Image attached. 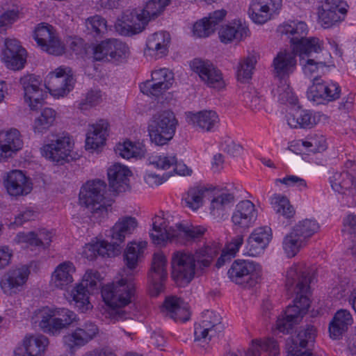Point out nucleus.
<instances>
[{
  "instance_id": "nucleus-1",
  "label": "nucleus",
  "mask_w": 356,
  "mask_h": 356,
  "mask_svg": "<svg viewBox=\"0 0 356 356\" xmlns=\"http://www.w3.org/2000/svg\"><path fill=\"white\" fill-rule=\"evenodd\" d=\"M217 244L207 245L192 254L177 251L172 258V276L180 284H188L194 277L196 270L209 266L213 258L219 253Z\"/></svg>"
},
{
  "instance_id": "nucleus-2",
  "label": "nucleus",
  "mask_w": 356,
  "mask_h": 356,
  "mask_svg": "<svg viewBox=\"0 0 356 356\" xmlns=\"http://www.w3.org/2000/svg\"><path fill=\"white\" fill-rule=\"evenodd\" d=\"M134 293V283L125 278L102 287V296L106 305L103 314L110 323H115L131 318V314L122 307L131 302Z\"/></svg>"
},
{
  "instance_id": "nucleus-3",
  "label": "nucleus",
  "mask_w": 356,
  "mask_h": 356,
  "mask_svg": "<svg viewBox=\"0 0 356 356\" xmlns=\"http://www.w3.org/2000/svg\"><path fill=\"white\" fill-rule=\"evenodd\" d=\"M170 3V0H149L143 8L124 10L115 24L116 31L124 36L142 32L148 22L159 16Z\"/></svg>"
},
{
  "instance_id": "nucleus-4",
  "label": "nucleus",
  "mask_w": 356,
  "mask_h": 356,
  "mask_svg": "<svg viewBox=\"0 0 356 356\" xmlns=\"http://www.w3.org/2000/svg\"><path fill=\"white\" fill-rule=\"evenodd\" d=\"M106 188L105 181L97 179L88 181L79 193L80 202L90 211L91 218L98 222L107 218L112 209L113 201L104 197Z\"/></svg>"
},
{
  "instance_id": "nucleus-5",
  "label": "nucleus",
  "mask_w": 356,
  "mask_h": 356,
  "mask_svg": "<svg viewBox=\"0 0 356 356\" xmlns=\"http://www.w3.org/2000/svg\"><path fill=\"white\" fill-rule=\"evenodd\" d=\"M152 226L150 237L156 245H161L168 240L181 245H188L202 237L205 232L203 227L193 225L177 224L175 229H168L164 219L159 216L153 219Z\"/></svg>"
},
{
  "instance_id": "nucleus-6",
  "label": "nucleus",
  "mask_w": 356,
  "mask_h": 356,
  "mask_svg": "<svg viewBox=\"0 0 356 356\" xmlns=\"http://www.w3.org/2000/svg\"><path fill=\"white\" fill-rule=\"evenodd\" d=\"M138 225L135 218L125 216L120 218L110 230L111 241H102L91 245L92 250L102 257H115L120 252V243L131 234Z\"/></svg>"
},
{
  "instance_id": "nucleus-7",
  "label": "nucleus",
  "mask_w": 356,
  "mask_h": 356,
  "mask_svg": "<svg viewBox=\"0 0 356 356\" xmlns=\"http://www.w3.org/2000/svg\"><path fill=\"white\" fill-rule=\"evenodd\" d=\"M310 283L309 273L304 264H293L287 270L286 276V290L296 294L293 303L298 306L303 314L307 313L310 306L311 302L307 296L310 289Z\"/></svg>"
},
{
  "instance_id": "nucleus-8",
  "label": "nucleus",
  "mask_w": 356,
  "mask_h": 356,
  "mask_svg": "<svg viewBox=\"0 0 356 356\" xmlns=\"http://www.w3.org/2000/svg\"><path fill=\"white\" fill-rule=\"evenodd\" d=\"M177 120L170 111H164L154 115L148 130L151 141L156 145L167 144L174 136Z\"/></svg>"
},
{
  "instance_id": "nucleus-9",
  "label": "nucleus",
  "mask_w": 356,
  "mask_h": 356,
  "mask_svg": "<svg viewBox=\"0 0 356 356\" xmlns=\"http://www.w3.org/2000/svg\"><path fill=\"white\" fill-rule=\"evenodd\" d=\"M129 54V47L122 41L110 38L96 44L93 48L94 59L111 62L116 65L124 62Z\"/></svg>"
},
{
  "instance_id": "nucleus-10",
  "label": "nucleus",
  "mask_w": 356,
  "mask_h": 356,
  "mask_svg": "<svg viewBox=\"0 0 356 356\" xmlns=\"http://www.w3.org/2000/svg\"><path fill=\"white\" fill-rule=\"evenodd\" d=\"M341 92V86L338 83L316 78L307 90V97L310 102L317 105L326 104L338 99Z\"/></svg>"
},
{
  "instance_id": "nucleus-11",
  "label": "nucleus",
  "mask_w": 356,
  "mask_h": 356,
  "mask_svg": "<svg viewBox=\"0 0 356 356\" xmlns=\"http://www.w3.org/2000/svg\"><path fill=\"white\" fill-rule=\"evenodd\" d=\"M332 188L339 193L356 195V163L348 161L341 172H336L330 177Z\"/></svg>"
},
{
  "instance_id": "nucleus-12",
  "label": "nucleus",
  "mask_w": 356,
  "mask_h": 356,
  "mask_svg": "<svg viewBox=\"0 0 356 356\" xmlns=\"http://www.w3.org/2000/svg\"><path fill=\"white\" fill-rule=\"evenodd\" d=\"M221 320V316L216 312L212 310L204 312L200 321L195 325V341L207 343L218 333L223 330L224 327Z\"/></svg>"
},
{
  "instance_id": "nucleus-13",
  "label": "nucleus",
  "mask_w": 356,
  "mask_h": 356,
  "mask_svg": "<svg viewBox=\"0 0 356 356\" xmlns=\"http://www.w3.org/2000/svg\"><path fill=\"white\" fill-rule=\"evenodd\" d=\"M190 66L208 87L218 89L224 87L225 82L220 70L211 61L195 58L191 62Z\"/></svg>"
},
{
  "instance_id": "nucleus-14",
  "label": "nucleus",
  "mask_w": 356,
  "mask_h": 356,
  "mask_svg": "<svg viewBox=\"0 0 356 356\" xmlns=\"http://www.w3.org/2000/svg\"><path fill=\"white\" fill-rule=\"evenodd\" d=\"M167 276L166 257L163 253H154L152 267L148 274L150 282L149 292L152 296H157L164 291V284Z\"/></svg>"
},
{
  "instance_id": "nucleus-15",
  "label": "nucleus",
  "mask_w": 356,
  "mask_h": 356,
  "mask_svg": "<svg viewBox=\"0 0 356 356\" xmlns=\"http://www.w3.org/2000/svg\"><path fill=\"white\" fill-rule=\"evenodd\" d=\"M59 315V309L44 307L35 312V323H38V326L44 332L57 335L66 325V318L63 319Z\"/></svg>"
},
{
  "instance_id": "nucleus-16",
  "label": "nucleus",
  "mask_w": 356,
  "mask_h": 356,
  "mask_svg": "<svg viewBox=\"0 0 356 356\" xmlns=\"http://www.w3.org/2000/svg\"><path fill=\"white\" fill-rule=\"evenodd\" d=\"M20 84L24 92V100L33 111L41 107L45 93L42 88V80L39 76L27 74L20 79Z\"/></svg>"
},
{
  "instance_id": "nucleus-17",
  "label": "nucleus",
  "mask_w": 356,
  "mask_h": 356,
  "mask_svg": "<svg viewBox=\"0 0 356 356\" xmlns=\"http://www.w3.org/2000/svg\"><path fill=\"white\" fill-rule=\"evenodd\" d=\"M260 266L248 260H236L227 272L229 278L237 284H253V280L257 277Z\"/></svg>"
},
{
  "instance_id": "nucleus-18",
  "label": "nucleus",
  "mask_w": 356,
  "mask_h": 356,
  "mask_svg": "<svg viewBox=\"0 0 356 356\" xmlns=\"http://www.w3.org/2000/svg\"><path fill=\"white\" fill-rule=\"evenodd\" d=\"M257 217V211L251 201L239 202L236 205L232 216L234 229L241 233L246 231L253 225Z\"/></svg>"
},
{
  "instance_id": "nucleus-19",
  "label": "nucleus",
  "mask_w": 356,
  "mask_h": 356,
  "mask_svg": "<svg viewBox=\"0 0 356 356\" xmlns=\"http://www.w3.org/2000/svg\"><path fill=\"white\" fill-rule=\"evenodd\" d=\"M34 38L38 46L49 54L59 56L64 53V47L56 36L51 25L42 24L37 27L34 32Z\"/></svg>"
},
{
  "instance_id": "nucleus-20",
  "label": "nucleus",
  "mask_w": 356,
  "mask_h": 356,
  "mask_svg": "<svg viewBox=\"0 0 356 356\" xmlns=\"http://www.w3.org/2000/svg\"><path fill=\"white\" fill-rule=\"evenodd\" d=\"M297 65L296 53L284 50L279 51L272 63L273 76L282 82L289 80Z\"/></svg>"
},
{
  "instance_id": "nucleus-21",
  "label": "nucleus",
  "mask_w": 356,
  "mask_h": 356,
  "mask_svg": "<svg viewBox=\"0 0 356 356\" xmlns=\"http://www.w3.org/2000/svg\"><path fill=\"white\" fill-rule=\"evenodd\" d=\"M282 0H252L248 15L256 24H264L281 8Z\"/></svg>"
},
{
  "instance_id": "nucleus-22",
  "label": "nucleus",
  "mask_w": 356,
  "mask_h": 356,
  "mask_svg": "<svg viewBox=\"0 0 356 356\" xmlns=\"http://www.w3.org/2000/svg\"><path fill=\"white\" fill-rule=\"evenodd\" d=\"M300 65L304 74L308 77H313V82L316 78H319V74L324 73L330 66L334 65L332 57L329 51H323V54L316 55L314 58H300Z\"/></svg>"
},
{
  "instance_id": "nucleus-23",
  "label": "nucleus",
  "mask_w": 356,
  "mask_h": 356,
  "mask_svg": "<svg viewBox=\"0 0 356 356\" xmlns=\"http://www.w3.org/2000/svg\"><path fill=\"white\" fill-rule=\"evenodd\" d=\"M31 270L28 266L22 265L10 269L3 276L0 286L5 293L16 292L27 281Z\"/></svg>"
},
{
  "instance_id": "nucleus-24",
  "label": "nucleus",
  "mask_w": 356,
  "mask_h": 356,
  "mask_svg": "<svg viewBox=\"0 0 356 356\" xmlns=\"http://www.w3.org/2000/svg\"><path fill=\"white\" fill-rule=\"evenodd\" d=\"M6 49L3 51L2 60L6 67L13 70H19L24 67L26 51L15 39H8L5 42Z\"/></svg>"
},
{
  "instance_id": "nucleus-25",
  "label": "nucleus",
  "mask_w": 356,
  "mask_h": 356,
  "mask_svg": "<svg viewBox=\"0 0 356 356\" xmlns=\"http://www.w3.org/2000/svg\"><path fill=\"white\" fill-rule=\"evenodd\" d=\"M161 312L175 321L186 322L190 318L188 305L180 298L169 296L161 308Z\"/></svg>"
},
{
  "instance_id": "nucleus-26",
  "label": "nucleus",
  "mask_w": 356,
  "mask_h": 356,
  "mask_svg": "<svg viewBox=\"0 0 356 356\" xmlns=\"http://www.w3.org/2000/svg\"><path fill=\"white\" fill-rule=\"evenodd\" d=\"M272 238V231L269 227L256 228L249 236L246 249L249 256L257 257L264 252Z\"/></svg>"
},
{
  "instance_id": "nucleus-27",
  "label": "nucleus",
  "mask_w": 356,
  "mask_h": 356,
  "mask_svg": "<svg viewBox=\"0 0 356 356\" xmlns=\"http://www.w3.org/2000/svg\"><path fill=\"white\" fill-rule=\"evenodd\" d=\"M44 86L55 98L65 97L67 88V67L60 66L50 72L44 79Z\"/></svg>"
},
{
  "instance_id": "nucleus-28",
  "label": "nucleus",
  "mask_w": 356,
  "mask_h": 356,
  "mask_svg": "<svg viewBox=\"0 0 356 356\" xmlns=\"http://www.w3.org/2000/svg\"><path fill=\"white\" fill-rule=\"evenodd\" d=\"M109 186L112 191L120 193L129 188V177L131 171L120 163H115L107 170Z\"/></svg>"
},
{
  "instance_id": "nucleus-29",
  "label": "nucleus",
  "mask_w": 356,
  "mask_h": 356,
  "mask_svg": "<svg viewBox=\"0 0 356 356\" xmlns=\"http://www.w3.org/2000/svg\"><path fill=\"white\" fill-rule=\"evenodd\" d=\"M5 187L12 196L26 195L32 190L31 183L21 170H13L7 175Z\"/></svg>"
},
{
  "instance_id": "nucleus-30",
  "label": "nucleus",
  "mask_w": 356,
  "mask_h": 356,
  "mask_svg": "<svg viewBox=\"0 0 356 356\" xmlns=\"http://www.w3.org/2000/svg\"><path fill=\"white\" fill-rule=\"evenodd\" d=\"M277 31L290 40V42L293 47L298 45L299 41L306 37L308 33V27L305 22L297 19L289 20L280 25Z\"/></svg>"
},
{
  "instance_id": "nucleus-31",
  "label": "nucleus",
  "mask_w": 356,
  "mask_h": 356,
  "mask_svg": "<svg viewBox=\"0 0 356 356\" xmlns=\"http://www.w3.org/2000/svg\"><path fill=\"white\" fill-rule=\"evenodd\" d=\"M170 72L166 68L155 70L152 73V79L147 80L140 85V91L149 97H159L163 92L168 90V81L162 83L160 81L162 77L165 76Z\"/></svg>"
},
{
  "instance_id": "nucleus-32",
  "label": "nucleus",
  "mask_w": 356,
  "mask_h": 356,
  "mask_svg": "<svg viewBox=\"0 0 356 356\" xmlns=\"http://www.w3.org/2000/svg\"><path fill=\"white\" fill-rule=\"evenodd\" d=\"M108 123L99 120L90 126L86 135V147L88 149H97L105 144L108 136Z\"/></svg>"
},
{
  "instance_id": "nucleus-33",
  "label": "nucleus",
  "mask_w": 356,
  "mask_h": 356,
  "mask_svg": "<svg viewBox=\"0 0 356 356\" xmlns=\"http://www.w3.org/2000/svg\"><path fill=\"white\" fill-rule=\"evenodd\" d=\"M48 345L49 339L44 335H29L24 339V354L20 353L21 349H17L15 356H43Z\"/></svg>"
},
{
  "instance_id": "nucleus-34",
  "label": "nucleus",
  "mask_w": 356,
  "mask_h": 356,
  "mask_svg": "<svg viewBox=\"0 0 356 356\" xmlns=\"http://www.w3.org/2000/svg\"><path fill=\"white\" fill-rule=\"evenodd\" d=\"M323 44V41L318 38L305 37L293 47V50L300 58H314L316 55L323 54V51H328L324 49Z\"/></svg>"
},
{
  "instance_id": "nucleus-35",
  "label": "nucleus",
  "mask_w": 356,
  "mask_h": 356,
  "mask_svg": "<svg viewBox=\"0 0 356 356\" xmlns=\"http://www.w3.org/2000/svg\"><path fill=\"white\" fill-rule=\"evenodd\" d=\"M234 203L233 193L222 191L211 200L209 213L216 219L222 220L227 216L228 211Z\"/></svg>"
},
{
  "instance_id": "nucleus-36",
  "label": "nucleus",
  "mask_w": 356,
  "mask_h": 356,
  "mask_svg": "<svg viewBox=\"0 0 356 356\" xmlns=\"http://www.w3.org/2000/svg\"><path fill=\"white\" fill-rule=\"evenodd\" d=\"M249 30L245 23L240 19L222 26L219 31V38L222 42L229 43L234 40H242L248 35Z\"/></svg>"
},
{
  "instance_id": "nucleus-37",
  "label": "nucleus",
  "mask_w": 356,
  "mask_h": 356,
  "mask_svg": "<svg viewBox=\"0 0 356 356\" xmlns=\"http://www.w3.org/2000/svg\"><path fill=\"white\" fill-rule=\"evenodd\" d=\"M99 333L97 325L92 322L84 323L82 327L76 328L70 336V343H68L70 349L74 346L78 348L86 345Z\"/></svg>"
},
{
  "instance_id": "nucleus-38",
  "label": "nucleus",
  "mask_w": 356,
  "mask_h": 356,
  "mask_svg": "<svg viewBox=\"0 0 356 356\" xmlns=\"http://www.w3.org/2000/svg\"><path fill=\"white\" fill-rule=\"evenodd\" d=\"M99 333L97 325L92 322L84 323L82 327L76 328L70 336V343H68L70 349L74 346L78 348L86 345Z\"/></svg>"
},
{
  "instance_id": "nucleus-39",
  "label": "nucleus",
  "mask_w": 356,
  "mask_h": 356,
  "mask_svg": "<svg viewBox=\"0 0 356 356\" xmlns=\"http://www.w3.org/2000/svg\"><path fill=\"white\" fill-rule=\"evenodd\" d=\"M353 323V318L350 312L346 309L337 311L329 325L330 337L338 339L345 333Z\"/></svg>"
},
{
  "instance_id": "nucleus-40",
  "label": "nucleus",
  "mask_w": 356,
  "mask_h": 356,
  "mask_svg": "<svg viewBox=\"0 0 356 356\" xmlns=\"http://www.w3.org/2000/svg\"><path fill=\"white\" fill-rule=\"evenodd\" d=\"M67 140L65 137L52 141L41 149L42 156L56 162L58 165H63L67 158Z\"/></svg>"
},
{
  "instance_id": "nucleus-41",
  "label": "nucleus",
  "mask_w": 356,
  "mask_h": 356,
  "mask_svg": "<svg viewBox=\"0 0 356 356\" xmlns=\"http://www.w3.org/2000/svg\"><path fill=\"white\" fill-rule=\"evenodd\" d=\"M319 115L309 110H296L287 118L288 124L292 128H312L319 121Z\"/></svg>"
},
{
  "instance_id": "nucleus-42",
  "label": "nucleus",
  "mask_w": 356,
  "mask_h": 356,
  "mask_svg": "<svg viewBox=\"0 0 356 356\" xmlns=\"http://www.w3.org/2000/svg\"><path fill=\"white\" fill-rule=\"evenodd\" d=\"M191 120L193 124L203 131H214L219 123V118L216 111L211 110H204L196 113H193L191 116Z\"/></svg>"
},
{
  "instance_id": "nucleus-43",
  "label": "nucleus",
  "mask_w": 356,
  "mask_h": 356,
  "mask_svg": "<svg viewBox=\"0 0 356 356\" xmlns=\"http://www.w3.org/2000/svg\"><path fill=\"white\" fill-rule=\"evenodd\" d=\"M170 35L166 31H160L151 35L147 40L148 51H153L156 56L162 57L168 52Z\"/></svg>"
},
{
  "instance_id": "nucleus-44",
  "label": "nucleus",
  "mask_w": 356,
  "mask_h": 356,
  "mask_svg": "<svg viewBox=\"0 0 356 356\" xmlns=\"http://www.w3.org/2000/svg\"><path fill=\"white\" fill-rule=\"evenodd\" d=\"M18 242L26 243L32 246L47 248L51 242L52 234L42 229L38 233L29 232L28 233L20 232L17 235Z\"/></svg>"
},
{
  "instance_id": "nucleus-45",
  "label": "nucleus",
  "mask_w": 356,
  "mask_h": 356,
  "mask_svg": "<svg viewBox=\"0 0 356 356\" xmlns=\"http://www.w3.org/2000/svg\"><path fill=\"white\" fill-rule=\"evenodd\" d=\"M316 337V329L314 325H307L300 329L296 338H289L286 341V348L289 346H298V349L309 348L314 345Z\"/></svg>"
},
{
  "instance_id": "nucleus-46",
  "label": "nucleus",
  "mask_w": 356,
  "mask_h": 356,
  "mask_svg": "<svg viewBox=\"0 0 356 356\" xmlns=\"http://www.w3.org/2000/svg\"><path fill=\"white\" fill-rule=\"evenodd\" d=\"M303 315L295 303L293 305L288 306L284 311V316L279 318L277 321V330L283 333H289L293 329V325L297 323Z\"/></svg>"
},
{
  "instance_id": "nucleus-47",
  "label": "nucleus",
  "mask_w": 356,
  "mask_h": 356,
  "mask_svg": "<svg viewBox=\"0 0 356 356\" xmlns=\"http://www.w3.org/2000/svg\"><path fill=\"white\" fill-rule=\"evenodd\" d=\"M146 241L131 242L128 244L124 252V261L127 268L134 270L143 256L147 248Z\"/></svg>"
},
{
  "instance_id": "nucleus-48",
  "label": "nucleus",
  "mask_w": 356,
  "mask_h": 356,
  "mask_svg": "<svg viewBox=\"0 0 356 356\" xmlns=\"http://www.w3.org/2000/svg\"><path fill=\"white\" fill-rule=\"evenodd\" d=\"M209 190L210 188L202 185L190 188L184 198L185 206L193 211L197 210L203 205L205 193Z\"/></svg>"
},
{
  "instance_id": "nucleus-49",
  "label": "nucleus",
  "mask_w": 356,
  "mask_h": 356,
  "mask_svg": "<svg viewBox=\"0 0 356 356\" xmlns=\"http://www.w3.org/2000/svg\"><path fill=\"white\" fill-rule=\"evenodd\" d=\"M260 349L273 356H276L280 353L278 343L273 338L268 337L262 341H252V346L248 349L247 355L259 356Z\"/></svg>"
},
{
  "instance_id": "nucleus-50",
  "label": "nucleus",
  "mask_w": 356,
  "mask_h": 356,
  "mask_svg": "<svg viewBox=\"0 0 356 356\" xmlns=\"http://www.w3.org/2000/svg\"><path fill=\"white\" fill-rule=\"evenodd\" d=\"M115 152L126 159L142 157L145 154L144 147L140 143H134L129 140L118 143L115 147Z\"/></svg>"
},
{
  "instance_id": "nucleus-51",
  "label": "nucleus",
  "mask_w": 356,
  "mask_h": 356,
  "mask_svg": "<svg viewBox=\"0 0 356 356\" xmlns=\"http://www.w3.org/2000/svg\"><path fill=\"white\" fill-rule=\"evenodd\" d=\"M1 143H3L14 154L23 147V141L19 131L16 129H11L7 131L0 132Z\"/></svg>"
},
{
  "instance_id": "nucleus-52",
  "label": "nucleus",
  "mask_w": 356,
  "mask_h": 356,
  "mask_svg": "<svg viewBox=\"0 0 356 356\" xmlns=\"http://www.w3.org/2000/svg\"><path fill=\"white\" fill-rule=\"evenodd\" d=\"M257 63L254 56H248L238 63L236 69V77L241 82L251 79Z\"/></svg>"
},
{
  "instance_id": "nucleus-53",
  "label": "nucleus",
  "mask_w": 356,
  "mask_h": 356,
  "mask_svg": "<svg viewBox=\"0 0 356 356\" xmlns=\"http://www.w3.org/2000/svg\"><path fill=\"white\" fill-rule=\"evenodd\" d=\"M56 112L51 108H44L40 115L35 120L33 129L35 133L46 131L54 123Z\"/></svg>"
},
{
  "instance_id": "nucleus-54",
  "label": "nucleus",
  "mask_w": 356,
  "mask_h": 356,
  "mask_svg": "<svg viewBox=\"0 0 356 356\" xmlns=\"http://www.w3.org/2000/svg\"><path fill=\"white\" fill-rule=\"evenodd\" d=\"M271 204L274 210L286 218H291L295 214V210L289 200L281 194H275L271 197Z\"/></svg>"
},
{
  "instance_id": "nucleus-55",
  "label": "nucleus",
  "mask_w": 356,
  "mask_h": 356,
  "mask_svg": "<svg viewBox=\"0 0 356 356\" xmlns=\"http://www.w3.org/2000/svg\"><path fill=\"white\" fill-rule=\"evenodd\" d=\"M50 286L54 289H67V262L60 264L51 274Z\"/></svg>"
},
{
  "instance_id": "nucleus-56",
  "label": "nucleus",
  "mask_w": 356,
  "mask_h": 356,
  "mask_svg": "<svg viewBox=\"0 0 356 356\" xmlns=\"http://www.w3.org/2000/svg\"><path fill=\"white\" fill-rule=\"evenodd\" d=\"M302 238L294 234L292 231L287 234L283 240V249L288 257H293L299 252L303 244Z\"/></svg>"
},
{
  "instance_id": "nucleus-57",
  "label": "nucleus",
  "mask_w": 356,
  "mask_h": 356,
  "mask_svg": "<svg viewBox=\"0 0 356 356\" xmlns=\"http://www.w3.org/2000/svg\"><path fill=\"white\" fill-rule=\"evenodd\" d=\"M318 229L319 225L316 220L305 219L296 225L292 231L305 241L306 238L316 233Z\"/></svg>"
},
{
  "instance_id": "nucleus-58",
  "label": "nucleus",
  "mask_w": 356,
  "mask_h": 356,
  "mask_svg": "<svg viewBox=\"0 0 356 356\" xmlns=\"http://www.w3.org/2000/svg\"><path fill=\"white\" fill-rule=\"evenodd\" d=\"M86 285L83 284L78 285L75 290L72 291L73 301L76 307L82 312L90 309L92 306L89 302L88 291Z\"/></svg>"
},
{
  "instance_id": "nucleus-59",
  "label": "nucleus",
  "mask_w": 356,
  "mask_h": 356,
  "mask_svg": "<svg viewBox=\"0 0 356 356\" xmlns=\"http://www.w3.org/2000/svg\"><path fill=\"white\" fill-rule=\"evenodd\" d=\"M86 26L89 33L99 36L107 31L106 21L100 15H94L86 20Z\"/></svg>"
},
{
  "instance_id": "nucleus-60",
  "label": "nucleus",
  "mask_w": 356,
  "mask_h": 356,
  "mask_svg": "<svg viewBox=\"0 0 356 356\" xmlns=\"http://www.w3.org/2000/svg\"><path fill=\"white\" fill-rule=\"evenodd\" d=\"M276 92L277 94V100L281 104H296L298 98L292 91V88L289 86V80L280 81Z\"/></svg>"
},
{
  "instance_id": "nucleus-61",
  "label": "nucleus",
  "mask_w": 356,
  "mask_h": 356,
  "mask_svg": "<svg viewBox=\"0 0 356 356\" xmlns=\"http://www.w3.org/2000/svg\"><path fill=\"white\" fill-rule=\"evenodd\" d=\"M328 6H322V9L319 13V22L324 29H328L334 26L336 23L342 21L344 17H341L335 13L327 8Z\"/></svg>"
},
{
  "instance_id": "nucleus-62",
  "label": "nucleus",
  "mask_w": 356,
  "mask_h": 356,
  "mask_svg": "<svg viewBox=\"0 0 356 356\" xmlns=\"http://www.w3.org/2000/svg\"><path fill=\"white\" fill-rule=\"evenodd\" d=\"M149 162L158 169L166 170L174 165L176 162V156L175 155H156L150 158Z\"/></svg>"
},
{
  "instance_id": "nucleus-63",
  "label": "nucleus",
  "mask_w": 356,
  "mask_h": 356,
  "mask_svg": "<svg viewBox=\"0 0 356 356\" xmlns=\"http://www.w3.org/2000/svg\"><path fill=\"white\" fill-rule=\"evenodd\" d=\"M213 25H211L205 18L197 22L193 25V35L198 38H207L214 32Z\"/></svg>"
},
{
  "instance_id": "nucleus-64",
  "label": "nucleus",
  "mask_w": 356,
  "mask_h": 356,
  "mask_svg": "<svg viewBox=\"0 0 356 356\" xmlns=\"http://www.w3.org/2000/svg\"><path fill=\"white\" fill-rule=\"evenodd\" d=\"M302 145L309 152L316 153L326 149L327 145L323 137L310 138L302 142Z\"/></svg>"
}]
</instances>
